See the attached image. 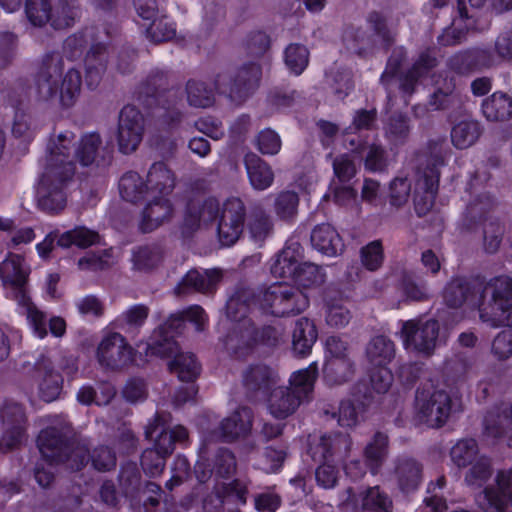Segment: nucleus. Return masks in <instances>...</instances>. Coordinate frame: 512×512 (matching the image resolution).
I'll return each instance as SVG.
<instances>
[{
  "instance_id": "nucleus-1",
  "label": "nucleus",
  "mask_w": 512,
  "mask_h": 512,
  "mask_svg": "<svg viewBox=\"0 0 512 512\" xmlns=\"http://www.w3.org/2000/svg\"><path fill=\"white\" fill-rule=\"evenodd\" d=\"M252 296L249 288H240L229 297L226 304V320L223 326L229 331L224 338L226 350L236 357L250 353L257 343L266 346H277L283 340L281 329L267 326L256 331L250 319L248 298Z\"/></svg>"
},
{
  "instance_id": "nucleus-2",
  "label": "nucleus",
  "mask_w": 512,
  "mask_h": 512,
  "mask_svg": "<svg viewBox=\"0 0 512 512\" xmlns=\"http://www.w3.org/2000/svg\"><path fill=\"white\" fill-rule=\"evenodd\" d=\"M71 428L67 421L55 417L53 425L42 430L38 436V448L42 456V462L35 468V479L37 483L45 488L54 479V474L45 466L65 463L67 468L76 471L80 470L87 462L88 448L86 445L68 443Z\"/></svg>"
},
{
  "instance_id": "nucleus-3",
  "label": "nucleus",
  "mask_w": 512,
  "mask_h": 512,
  "mask_svg": "<svg viewBox=\"0 0 512 512\" xmlns=\"http://www.w3.org/2000/svg\"><path fill=\"white\" fill-rule=\"evenodd\" d=\"M437 65L434 52L427 50L420 54L412 68L398 78L400 88L406 93H412L418 82L430 83L435 86V92L429 99L433 110L446 109L460 102L456 92V84L451 71L433 72Z\"/></svg>"
},
{
  "instance_id": "nucleus-4",
  "label": "nucleus",
  "mask_w": 512,
  "mask_h": 512,
  "mask_svg": "<svg viewBox=\"0 0 512 512\" xmlns=\"http://www.w3.org/2000/svg\"><path fill=\"white\" fill-rule=\"evenodd\" d=\"M30 269L25 260L17 254H9L0 265V276L6 290V296L24 309L34 334L39 338L47 335L46 316L27 295L26 284Z\"/></svg>"
},
{
  "instance_id": "nucleus-5",
  "label": "nucleus",
  "mask_w": 512,
  "mask_h": 512,
  "mask_svg": "<svg viewBox=\"0 0 512 512\" xmlns=\"http://www.w3.org/2000/svg\"><path fill=\"white\" fill-rule=\"evenodd\" d=\"M81 83L78 70L69 69L63 75L62 59L52 55L45 60L37 75L34 92L39 100L58 99L63 106L70 107L80 95Z\"/></svg>"
},
{
  "instance_id": "nucleus-6",
  "label": "nucleus",
  "mask_w": 512,
  "mask_h": 512,
  "mask_svg": "<svg viewBox=\"0 0 512 512\" xmlns=\"http://www.w3.org/2000/svg\"><path fill=\"white\" fill-rule=\"evenodd\" d=\"M252 291L251 289H249ZM248 298L247 303L258 306L264 312L276 317L294 316L303 312L309 305L308 297L300 289L286 284H272L257 296Z\"/></svg>"
},
{
  "instance_id": "nucleus-7",
  "label": "nucleus",
  "mask_w": 512,
  "mask_h": 512,
  "mask_svg": "<svg viewBox=\"0 0 512 512\" xmlns=\"http://www.w3.org/2000/svg\"><path fill=\"white\" fill-rule=\"evenodd\" d=\"M107 37L106 32L95 34L92 29H88L84 33L68 37L64 42V51L72 59L80 56L88 41L91 42V48L85 58L86 82L90 87L98 85L105 71L107 47L104 40Z\"/></svg>"
},
{
  "instance_id": "nucleus-8",
  "label": "nucleus",
  "mask_w": 512,
  "mask_h": 512,
  "mask_svg": "<svg viewBox=\"0 0 512 512\" xmlns=\"http://www.w3.org/2000/svg\"><path fill=\"white\" fill-rule=\"evenodd\" d=\"M185 321L194 323L198 331H202L207 324L208 317L199 305H192L187 309L170 316L167 322L154 332L146 347L147 356L167 357L177 352V343L174 341V332Z\"/></svg>"
},
{
  "instance_id": "nucleus-9",
  "label": "nucleus",
  "mask_w": 512,
  "mask_h": 512,
  "mask_svg": "<svg viewBox=\"0 0 512 512\" xmlns=\"http://www.w3.org/2000/svg\"><path fill=\"white\" fill-rule=\"evenodd\" d=\"M415 417L431 428L443 426L452 411V399L448 392L433 387L419 388L415 397Z\"/></svg>"
},
{
  "instance_id": "nucleus-10",
  "label": "nucleus",
  "mask_w": 512,
  "mask_h": 512,
  "mask_svg": "<svg viewBox=\"0 0 512 512\" xmlns=\"http://www.w3.org/2000/svg\"><path fill=\"white\" fill-rule=\"evenodd\" d=\"M492 300L479 307L480 319L491 327L512 323V278L499 276L488 285Z\"/></svg>"
},
{
  "instance_id": "nucleus-11",
  "label": "nucleus",
  "mask_w": 512,
  "mask_h": 512,
  "mask_svg": "<svg viewBox=\"0 0 512 512\" xmlns=\"http://www.w3.org/2000/svg\"><path fill=\"white\" fill-rule=\"evenodd\" d=\"M74 175V168L67 163L58 174L53 170H44L38 187V206L49 214L62 211L67 202L65 188Z\"/></svg>"
},
{
  "instance_id": "nucleus-12",
  "label": "nucleus",
  "mask_w": 512,
  "mask_h": 512,
  "mask_svg": "<svg viewBox=\"0 0 512 512\" xmlns=\"http://www.w3.org/2000/svg\"><path fill=\"white\" fill-rule=\"evenodd\" d=\"M439 329L437 320L418 318L402 321L399 334L405 350L430 356L436 348Z\"/></svg>"
},
{
  "instance_id": "nucleus-13",
  "label": "nucleus",
  "mask_w": 512,
  "mask_h": 512,
  "mask_svg": "<svg viewBox=\"0 0 512 512\" xmlns=\"http://www.w3.org/2000/svg\"><path fill=\"white\" fill-rule=\"evenodd\" d=\"M444 164V149L441 144H436L419 168L417 187L426 194L424 198L415 197V210L420 216L425 215L433 207L438 190L440 168Z\"/></svg>"
},
{
  "instance_id": "nucleus-14",
  "label": "nucleus",
  "mask_w": 512,
  "mask_h": 512,
  "mask_svg": "<svg viewBox=\"0 0 512 512\" xmlns=\"http://www.w3.org/2000/svg\"><path fill=\"white\" fill-rule=\"evenodd\" d=\"M25 11L34 26L50 22L55 29L70 27L79 16L78 6L68 1H61L52 9L49 0H27Z\"/></svg>"
},
{
  "instance_id": "nucleus-15",
  "label": "nucleus",
  "mask_w": 512,
  "mask_h": 512,
  "mask_svg": "<svg viewBox=\"0 0 512 512\" xmlns=\"http://www.w3.org/2000/svg\"><path fill=\"white\" fill-rule=\"evenodd\" d=\"M261 68L256 63L241 67L234 74L222 73L215 80V89L227 95L234 102H242L258 86Z\"/></svg>"
},
{
  "instance_id": "nucleus-16",
  "label": "nucleus",
  "mask_w": 512,
  "mask_h": 512,
  "mask_svg": "<svg viewBox=\"0 0 512 512\" xmlns=\"http://www.w3.org/2000/svg\"><path fill=\"white\" fill-rule=\"evenodd\" d=\"M246 218L244 201L236 196L227 198L222 205L217 225V234L222 246L234 245L243 232Z\"/></svg>"
},
{
  "instance_id": "nucleus-17",
  "label": "nucleus",
  "mask_w": 512,
  "mask_h": 512,
  "mask_svg": "<svg viewBox=\"0 0 512 512\" xmlns=\"http://www.w3.org/2000/svg\"><path fill=\"white\" fill-rule=\"evenodd\" d=\"M470 9L465 1L459 0L457 2V16L453 19L451 33L458 32L454 35V41L461 40L463 34L470 30L484 29L486 22L481 20L479 8L483 6L486 0H468ZM491 6L497 12L509 10L512 7V0H489Z\"/></svg>"
},
{
  "instance_id": "nucleus-18",
  "label": "nucleus",
  "mask_w": 512,
  "mask_h": 512,
  "mask_svg": "<svg viewBox=\"0 0 512 512\" xmlns=\"http://www.w3.org/2000/svg\"><path fill=\"white\" fill-rule=\"evenodd\" d=\"M97 360L104 369L118 371L133 361V349L120 333H109L98 345Z\"/></svg>"
},
{
  "instance_id": "nucleus-19",
  "label": "nucleus",
  "mask_w": 512,
  "mask_h": 512,
  "mask_svg": "<svg viewBox=\"0 0 512 512\" xmlns=\"http://www.w3.org/2000/svg\"><path fill=\"white\" fill-rule=\"evenodd\" d=\"M145 131V120L141 112L134 106L123 107L119 115L117 143L123 154L134 152L142 142Z\"/></svg>"
},
{
  "instance_id": "nucleus-20",
  "label": "nucleus",
  "mask_w": 512,
  "mask_h": 512,
  "mask_svg": "<svg viewBox=\"0 0 512 512\" xmlns=\"http://www.w3.org/2000/svg\"><path fill=\"white\" fill-rule=\"evenodd\" d=\"M495 485L478 496V505L486 512H512V468L497 473Z\"/></svg>"
},
{
  "instance_id": "nucleus-21",
  "label": "nucleus",
  "mask_w": 512,
  "mask_h": 512,
  "mask_svg": "<svg viewBox=\"0 0 512 512\" xmlns=\"http://www.w3.org/2000/svg\"><path fill=\"white\" fill-rule=\"evenodd\" d=\"M3 435L0 438V449L8 451L19 446L26 436V415L18 403H7L1 410Z\"/></svg>"
},
{
  "instance_id": "nucleus-22",
  "label": "nucleus",
  "mask_w": 512,
  "mask_h": 512,
  "mask_svg": "<svg viewBox=\"0 0 512 512\" xmlns=\"http://www.w3.org/2000/svg\"><path fill=\"white\" fill-rule=\"evenodd\" d=\"M339 505L344 512H359L361 510L390 512L392 501L377 486L367 489L361 498H358L353 490L348 488L342 493Z\"/></svg>"
},
{
  "instance_id": "nucleus-23",
  "label": "nucleus",
  "mask_w": 512,
  "mask_h": 512,
  "mask_svg": "<svg viewBox=\"0 0 512 512\" xmlns=\"http://www.w3.org/2000/svg\"><path fill=\"white\" fill-rule=\"evenodd\" d=\"M304 263V249L294 238L289 239L270 264V272L276 278L293 279Z\"/></svg>"
},
{
  "instance_id": "nucleus-24",
  "label": "nucleus",
  "mask_w": 512,
  "mask_h": 512,
  "mask_svg": "<svg viewBox=\"0 0 512 512\" xmlns=\"http://www.w3.org/2000/svg\"><path fill=\"white\" fill-rule=\"evenodd\" d=\"M145 436L147 439H154L153 449L167 457L173 452L176 442L182 443L188 439V431L181 425L169 429L162 419L157 417L146 427Z\"/></svg>"
},
{
  "instance_id": "nucleus-25",
  "label": "nucleus",
  "mask_w": 512,
  "mask_h": 512,
  "mask_svg": "<svg viewBox=\"0 0 512 512\" xmlns=\"http://www.w3.org/2000/svg\"><path fill=\"white\" fill-rule=\"evenodd\" d=\"M55 361L50 356L42 355L35 364V378L38 382L39 395L51 402L58 398L62 390V376L55 371Z\"/></svg>"
},
{
  "instance_id": "nucleus-26",
  "label": "nucleus",
  "mask_w": 512,
  "mask_h": 512,
  "mask_svg": "<svg viewBox=\"0 0 512 512\" xmlns=\"http://www.w3.org/2000/svg\"><path fill=\"white\" fill-rule=\"evenodd\" d=\"M74 144L75 135L72 132L60 133L48 146L44 170H53L54 173L60 174L67 163H71L75 169L73 159L76 149Z\"/></svg>"
},
{
  "instance_id": "nucleus-27",
  "label": "nucleus",
  "mask_w": 512,
  "mask_h": 512,
  "mask_svg": "<svg viewBox=\"0 0 512 512\" xmlns=\"http://www.w3.org/2000/svg\"><path fill=\"white\" fill-rule=\"evenodd\" d=\"M370 21L375 23L372 40L360 30L345 34L344 41L350 51L361 55L370 48L371 44L387 47L393 41L392 34L386 29L384 22L378 15H372Z\"/></svg>"
},
{
  "instance_id": "nucleus-28",
  "label": "nucleus",
  "mask_w": 512,
  "mask_h": 512,
  "mask_svg": "<svg viewBox=\"0 0 512 512\" xmlns=\"http://www.w3.org/2000/svg\"><path fill=\"white\" fill-rule=\"evenodd\" d=\"M480 292V286L474 285L466 278L457 277L448 282L443 292V298L445 303L452 308H459L463 305L475 308L479 305L482 297Z\"/></svg>"
},
{
  "instance_id": "nucleus-29",
  "label": "nucleus",
  "mask_w": 512,
  "mask_h": 512,
  "mask_svg": "<svg viewBox=\"0 0 512 512\" xmlns=\"http://www.w3.org/2000/svg\"><path fill=\"white\" fill-rule=\"evenodd\" d=\"M351 447L352 440L348 434L323 435L313 448V457L319 461L340 462L348 456Z\"/></svg>"
},
{
  "instance_id": "nucleus-30",
  "label": "nucleus",
  "mask_w": 512,
  "mask_h": 512,
  "mask_svg": "<svg viewBox=\"0 0 512 512\" xmlns=\"http://www.w3.org/2000/svg\"><path fill=\"white\" fill-rule=\"evenodd\" d=\"M142 211L140 229L151 232L167 221L173 213V206L169 196L148 195Z\"/></svg>"
},
{
  "instance_id": "nucleus-31",
  "label": "nucleus",
  "mask_w": 512,
  "mask_h": 512,
  "mask_svg": "<svg viewBox=\"0 0 512 512\" xmlns=\"http://www.w3.org/2000/svg\"><path fill=\"white\" fill-rule=\"evenodd\" d=\"M221 279V273L216 269L189 270L175 287L177 295H186L192 292L210 293Z\"/></svg>"
},
{
  "instance_id": "nucleus-32",
  "label": "nucleus",
  "mask_w": 512,
  "mask_h": 512,
  "mask_svg": "<svg viewBox=\"0 0 512 512\" xmlns=\"http://www.w3.org/2000/svg\"><path fill=\"white\" fill-rule=\"evenodd\" d=\"M266 406L275 419L284 420L294 414L300 407L298 396L287 386H274L267 392Z\"/></svg>"
},
{
  "instance_id": "nucleus-33",
  "label": "nucleus",
  "mask_w": 512,
  "mask_h": 512,
  "mask_svg": "<svg viewBox=\"0 0 512 512\" xmlns=\"http://www.w3.org/2000/svg\"><path fill=\"white\" fill-rule=\"evenodd\" d=\"M252 418L253 414L250 408L240 407L221 422L219 435L215 437L232 441L247 435L252 427Z\"/></svg>"
},
{
  "instance_id": "nucleus-34",
  "label": "nucleus",
  "mask_w": 512,
  "mask_h": 512,
  "mask_svg": "<svg viewBox=\"0 0 512 512\" xmlns=\"http://www.w3.org/2000/svg\"><path fill=\"white\" fill-rule=\"evenodd\" d=\"M175 175L164 162L153 163L145 181L148 195L169 196L175 187Z\"/></svg>"
},
{
  "instance_id": "nucleus-35",
  "label": "nucleus",
  "mask_w": 512,
  "mask_h": 512,
  "mask_svg": "<svg viewBox=\"0 0 512 512\" xmlns=\"http://www.w3.org/2000/svg\"><path fill=\"white\" fill-rule=\"evenodd\" d=\"M512 432V403L501 404L490 410L484 418V433L498 439Z\"/></svg>"
},
{
  "instance_id": "nucleus-36",
  "label": "nucleus",
  "mask_w": 512,
  "mask_h": 512,
  "mask_svg": "<svg viewBox=\"0 0 512 512\" xmlns=\"http://www.w3.org/2000/svg\"><path fill=\"white\" fill-rule=\"evenodd\" d=\"M311 243L317 251L329 257L338 255L344 248L339 233L330 224L316 226L311 233Z\"/></svg>"
},
{
  "instance_id": "nucleus-37",
  "label": "nucleus",
  "mask_w": 512,
  "mask_h": 512,
  "mask_svg": "<svg viewBox=\"0 0 512 512\" xmlns=\"http://www.w3.org/2000/svg\"><path fill=\"white\" fill-rule=\"evenodd\" d=\"M220 203L214 197L201 202L191 203L185 216V224L190 229H196L219 218Z\"/></svg>"
},
{
  "instance_id": "nucleus-38",
  "label": "nucleus",
  "mask_w": 512,
  "mask_h": 512,
  "mask_svg": "<svg viewBox=\"0 0 512 512\" xmlns=\"http://www.w3.org/2000/svg\"><path fill=\"white\" fill-rule=\"evenodd\" d=\"M318 376L317 362H312L308 367L293 372L289 378V388L298 396L301 404L312 399L314 385Z\"/></svg>"
},
{
  "instance_id": "nucleus-39",
  "label": "nucleus",
  "mask_w": 512,
  "mask_h": 512,
  "mask_svg": "<svg viewBox=\"0 0 512 512\" xmlns=\"http://www.w3.org/2000/svg\"><path fill=\"white\" fill-rule=\"evenodd\" d=\"M244 164L251 186L255 190H266L274 181V173L271 167L254 153H247Z\"/></svg>"
},
{
  "instance_id": "nucleus-40",
  "label": "nucleus",
  "mask_w": 512,
  "mask_h": 512,
  "mask_svg": "<svg viewBox=\"0 0 512 512\" xmlns=\"http://www.w3.org/2000/svg\"><path fill=\"white\" fill-rule=\"evenodd\" d=\"M247 390L266 394L279 382L278 373L265 365H257L247 369L243 376Z\"/></svg>"
},
{
  "instance_id": "nucleus-41",
  "label": "nucleus",
  "mask_w": 512,
  "mask_h": 512,
  "mask_svg": "<svg viewBox=\"0 0 512 512\" xmlns=\"http://www.w3.org/2000/svg\"><path fill=\"white\" fill-rule=\"evenodd\" d=\"M315 324L306 317H301L295 322L292 332V349L296 355L306 356L311 352L317 340Z\"/></svg>"
},
{
  "instance_id": "nucleus-42",
  "label": "nucleus",
  "mask_w": 512,
  "mask_h": 512,
  "mask_svg": "<svg viewBox=\"0 0 512 512\" xmlns=\"http://www.w3.org/2000/svg\"><path fill=\"white\" fill-rule=\"evenodd\" d=\"M394 473L398 486L404 492L417 489L422 479V468L412 458H398L395 462Z\"/></svg>"
},
{
  "instance_id": "nucleus-43",
  "label": "nucleus",
  "mask_w": 512,
  "mask_h": 512,
  "mask_svg": "<svg viewBox=\"0 0 512 512\" xmlns=\"http://www.w3.org/2000/svg\"><path fill=\"white\" fill-rule=\"evenodd\" d=\"M481 108L488 121H505L512 117V98L496 92L483 100Z\"/></svg>"
},
{
  "instance_id": "nucleus-44",
  "label": "nucleus",
  "mask_w": 512,
  "mask_h": 512,
  "mask_svg": "<svg viewBox=\"0 0 512 512\" xmlns=\"http://www.w3.org/2000/svg\"><path fill=\"white\" fill-rule=\"evenodd\" d=\"M366 356L372 365L386 366L395 356V345L386 336H376L368 343Z\"/></svg>"
},
{
  "instance_id": "nucleus-45",
  "label": "nucleus",
  "mask_w": 512,
  "mask_h": 512,
  "mask_svg": "<svg viewBox=\"0 0 512 512\" xmlns=\"http://www.w3.org/2000/svg\"><path fill=\"white\" fill-rule=\"evenodd\" d=\"M354 372L352 358L325 359L324 379L329 385H339L348 381Z\"/></svg>"
},
{
  "instance_id": "nucleus-46",
  "label": "nucleus",
  "mask_w": 512,
  "mask_h": 512,
  "mask_svg": "<svg viewBox=\"0 0 512 512\" xmlns=\"http://www.w3.org/2000/svg\"><path fill=\"white\" fill-rule=\"evenodd\" d=\"M388 453V437L376 433L364 450L365 459L373 475L377 474Z\"/></svg>"
},
{
  "instance_id": "nucleus-47",
  "label": "nucleus",
  "mask_w": 512,
  "mask_h": 512,
  "mask_svg": "<svg viewBox=\"0 0 512 512\" xmlns=\"http://www.w3.org/2000/svg\"><path fill=\"white\" fill-rule=\"evenodd\" d=\"M100 236L96 231L86 227H76L62 233L57 240V245L68 248L76 245L79 248H87L99 242Z\"/></svg>"
},
{
  "instance_id": "nucleus-48",
  "label": "nucleus",
  "mask_w": 512,
  "mask_h": 512,
  "mask_svg": "<svg viewBox=\"0 0 512 512\" xmlns=\"http://www.w3.org/2000/svg\"><path fill=\"white\" fill-rule=\"evenodd\" d=\"M119 191L122 198L129 202L144 201L148 197L145 182L136 172H128L122 176Z\"/></svg>"
},
{
  "instance_id": "nucleus-49",
  "label": "nucleus",
  "mask_w": 512,
  "mask_h": 512,
  "mask_svg": "<svg viewBox=\"0 0 512 512\" xmlns=\"http://www.w3.org/2000/svg\"><path fill=\"white\" fill-rule=\"evenodd\" d=\"M468 189L470 194L474 196V199L469 203L467 207L468 216L472 219L481 217L487 210L492 207L494 199L490 193L480 191L478 175L471 179L468 184Z\"/></svg>"
},
{
  "instance_id": "nucleus-50",
  "label": "nucleus",
  "mask_w": 512,
  "mask_h": 512,
  "mask_svg": "<svg viewBox=\"0 0 512 512\" xmlns=\"http://www.w3.org/2000/svg\"><path fill=\"white\" fill-rule=\"evenodd\" d=\"M482 456L474 439H462L450 450L451 460L459 468L468 467Z\"/></svg>"
},
{
  "instance_id": "nucleus-51",
  "label": "nucleus",
  "mask_w": 512,
  "mask_h": 512,
  "mask_svg": "<svg viewBox=\"0 0 512 512\" xmlns=\"http://www.w3.org/2000/svg\"><path fill=\"white\" fill-rule=\"evenodd\" d=\"M480 136V126L476 121H462L455 125L451 132L453 145L458 149L472 146Z\"/></svg>"
},
{
  "instance_id": "nucleus-52",
  "label": "nucleus",
  "mask_w": 512,
  "mask_h": 512,
  "mask_svg": "<svg viewBox=\"0 0 512 512\" xmlns=\"http://www.w3.org/2000/svg\"><path fill=\"white\" fill-rule=\"evenodd\" d=\"M181 381L191 382L199 375L200 366L191 353H178L169 364Z\"/></svg>"
},
{
  "instance_id": "nucleus-53",
  "label": "nucleus",
  "mask_w": 512,
  "mask_h": 512,
  "mask_svg": "<svg viewBox=\"0 0 512 512\" xmlns=\"http://www.w3.org/2000/svg\"><path fill=\"white\" fill-rule=\"evenodd\" d=\"M163 258V248L157 244L139 247L133 252L134 267L138 270L153 269L162 262Z\"/></svg>"
},
{
  "instance_id": "nucleus-54",
  "label": "nucleus",
  "mask_w": 512,
  "mask_h": 512,
  "mask_svg": "<svg viewBox=\"0 0 512 512\" xmlns=\"http://www.w3.org/2000/svg\"><path fill=\"white\" fill-rule=\"evenodd\" d=\"M292 281L304 289L316 288L324 284L326 273L322 267L304 261Z\"/></svg>"
},
{
  "instance_id": "nucleus-55",
  "label": "nucleus",
  "mask_w": 512,
  "mask_h": 512,
  "mask_svg": "<svg viewBox=\"0 0 512 512\" xmlns=\"http://www.w3.org/2000/svg\"><path fill=\"white\" fill-rule=\"evenodd\" d=\"M249 239L257 246H262L266 239L273 234V222L269 215H254L248 222Z\"/></svg>"
},
{
  "instance_id": "nucleus-56",
  "label": "nucleus",
  "mask_w": 512,
  "mask_h": 512,
  "mask_svg": "<svg viewBox=\"0 0 512 512\" xmlns=\"http://www.w3.org/2000/svg\"><path fill=\"white\" fill-rule=\"evenodd\" d=\"M284 62L287 69L300 75L307 68L309 63V51L301 44L293 43L286 47L284 51Z\"/></svg>"
},
{
  "instance_id": "nucleus-57",
  "label": "nucleus",
  "mask_w": 512,
  "mask_h": 512,
  "mask_svg": "<svg viewBox=\"0 0 512 512\" xmlns=\"http://www.w3.org/2000/svg\"><path fill=\"white\" fill-rule=\"evenodd\" d=\"M187 101L189 105L197 108H206L214 102V92L204 82L191 80L186 86Z\"/></svg>"
},
{
  "instance_id": "nucleus-58",
  "label": "nucleus",
  "mask_w": 512,
  "mask_h": 512,
  "mask_svg": "<svg viewBox=\"0 0 512 512\" xmlns=\"http://www.w3.org/2000/svg\"><path fill=\"white\" fill-rule=\"evenodd\" d=\"M492 468L488 457L483 455L468 466L465 482L468 486L480 488L491 477Z\"/></svg>"
},
{
  "instance_id": "nucleus-59",
  "label": "nucleus",
  "mask_w": 512,
  "mask_h": 512,
  "mask_svg": "<svg viewBox=\"0 0 512 512\" xmlns=\"http://www.w3.org/2000/svg\"><path fill=\"white\" fill-rule=\"evenodd\" d=\"M326 323L335 328L346 326L351 315L349 310L343 306L339 299L326 298Z\"/></svg>"
},
{
  "instance_id": "nucleus-60",
  "label": "nucleus",
  "mask_w": 512,
  "mask_h": 512,
  "mask_svg": "<svg viewBox=\"0 0 512 512\" xmlns=\"http://www.w3.org/2000/svg\"><path fill=\"white\" fill-rule=\"evenodd\" d=\"M101 139L98 134L92 133L82 137L75 156L83 166L92 164L96 158Z\"/></svg>"
},
{
  "instance_id": "nucleus-61",
  "label": "nucleus",
  "mask_w": 512,
  "mask_h": 512,
  "mask_svg": "<svg viewBox=\"0 0 512 512\" xmlns=\"http://www.w3.org/2000/svg\"><path fill=\"white\" fill-rule=\"evenodd\" d=\"M504 227L497 220H486L483 228V248L487 253H495L502 242Z\"/></svg>"
},
{
  "instance_id": "nucleus-62",
  "label": "nucleus",
  "mask_w": 512,
  "mask_h": 512,
  "mask_svg": "<svg viewBox=\"0 0 512 512\" xmlns=\"http://www.w3.org/2000/svg\"><path fill=\"white\" fill-rule=\"evenodd\" d=\"M298 204L299 198L295 192L283 191L275 199V213L281 219H291L297 213Z\"/></svg>"
},
{
  "instance_id": "nucleus-63",
  "label": "nucleus",
  "mask_w": 512,
  "mask_h": 512,
  "mask_svg": "<svg viewBox=\"0 0 512 512\" xmlns=\"http://www.w3.org/2000/svg\"><path fill=\"white\" fill-rule=\"evenodd\" d=\"M383 259V247L379 240L372 241L361 249V262L370 271L377 270Z\"/></svg>"
},
{
  "instance_id": "nucleus-64",
  "label": "nucleus",
  "mask_w": 512,
  "mask_h": 512,
  "mask_svg": "<svg viewBox=\"0 0 512 512\" xmlns=\"http://www.w3.org/2000/svg\"><path fill=\"white\" fill-rule=\"evenodd\" d=\"M491 352L498 360L512 356V329H505L497 334L491 345Z\"/></svg>"
}]
</instances>
